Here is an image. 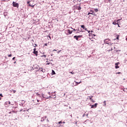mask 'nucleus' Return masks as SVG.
I'll return each mask as SVG.
<instances>
[{
  "label": "nucleus",
  "mask_w": 127,
  "mask_h": 127,
  "mask_svg": "<svg viewBox=\"0 0 127 127\" xmlns=\"http://www.w3.org/2000/svg\"><path fill=\"white\" fill-rule=\"evenodd\" d=\"M52 75H55V74H56V73H55V71L54 70H52Z\"/></svg>",
  "instance_id": "ddd939ff"
},
{
  "label": "nucleus",
  "mask_w": 127,
  "mask_h": 127,
  "mask_svg": "<svg viewBox=\"0 0 127 127\" xmlns=\"http://www.w3.org/2000/svg\"><path fill=\"white\" fill-rule=\"evenodd\" d=\"M94 10H95V12H98V11H99V10L97 8H95Z\"/></svg>",
  "instance_id": "a211bd4d"
},
{
  "label": "nucleus",
  "mask_w": 127,
  "mask_h": 127,
  "mask_svg": "<svg viewBox=\"0 0 127 127\" xmlns=\"http://www.w3.org/2000/svg\"><path fill=\"white\" fill-rule=\"evenodd\" d=\"M31 7H34V5H31Z\"/></svg>",
  "instance_id": "2f4dec72"
},
{
  "label": "nucleus",
  "mask_w": 127,
  "mask_h": 127,
  "mask_svg": "<svg viewBox=\"0 0 127 127\" xmlns=\"http://www.w3.org/2000/svg\"><path fill=\"white\" fill-rule=\"evenodd\" d=\"M90 13H95V12L93 10H90Z\"/></svg>",
  "instance_id": "6ab92c4d"
},
{
  "label": "nucleus",
  "mask_w": 127,
  "mask_h": 127,
  "mask_svg": "<svg viewBox=\"0 0 127 127\" xmlns=\"http://www.w3.org/2000/svg\"><path fill=\"white\" fill-rule=\"evenodd\" d=\"M73 30H74V31H75V30H75V29H73Z\"/></svg>",
  "instance_id": "79ce46f5"
},
{
  "label": "nucleus",
  "mask_w": 127,
  "mask_h": 127,
  "mask_svg": "<svg viewBox=\"0 0 127 127\" xmlns=\"http://www.w3.org/2000/svg\"><path fill=\"white\" fill-rule=\"evenodd\" d=\"M120 20H121V19H118V20H117L118 22H119V21H120Z\"/></svg>",
  "instance_id": "f704fd0d"
},
{
  "label": "nucleus",
  "mask_w": 127,
  "mask_h": 127,
  "mask_svg": "<svg viewBox=\"0 0 127 127\" xmlns=\"http://www.w3.org/2000/svg\"><path fill=\"white\" fill-rule=\"evenodd\" d=\"M13 91V93L14 94V93H16V90H12Z\"/></svg>",
  "instance_id": "bb28decb"
},
{
  "label": "nucleus",
  "mask_w": 127,
  "mask_h": 127,
  "mask_svg": "<svg viewBox=\"0 0 127 127\" xmlns=\"http://www.w3.org/2000/svg\"><path fill=\"white\" fill-rule=\"evenodd\" d=\"M118 27H121V26L120 25H118Z\"/></svg>",
  "instance_id": "e433bc0d"
},
{
  "label": "nucleus",
  "mask_w": 127,
  "mask_h": 127,
  "mask_svg": "<svg viewBox=\"0 0 127 127\" xmlns=\"http://www.w3.org/2000/svg\"><path fill=\"white\" fill-rule=\"evenodd\" d=\"M42 57H44L45 58H46V55H43L42 56Z\"/></svg>",
  "instance_id": "aec40b11"
},
{
  "label": "nucleus",
  "mask_w": 127,
  "mask_h": 127,
  "mask_svg": "<svg viewBox=\"0 0 127 127\" xmlns=\"http://www.w3.org/2000/svg\"><path fill=\"white\" fill-rule=\"evenodd\" d=\"M0 100H1V98L0 97Z\"/></svg>",
  "instance_id": "37998d69"
},
{
  "label": "nucleus",
  "mask_w": 127,
  "mask_h": 127,
  "mask_svg": "<svg viewBox=\"0 0 127 127\" xmlns=\"http://www.w3.org/2000/svg\"><path fill=\"white\" fill-rule=\"evenodd\" d=\"M39 70L40 72H43V73L45 72V69H43V68H40Z\"/></svg>",
  "instance_id": "6e6552de"
},
{
  "label": "nucleus",
  "mask_w": 127,
  "mask_h": 127,
  "mask_svg": "<svg viewBox=\"0 0 127 127\" xmlns=\"http://www.w3.org/2000/svg\"><path fill=\"white\" fill-rule=\"evenodd\" d=\"M33 50L34 51L33 52V53H34V55L37 56V55H38V51H36V48H34Z\"/></svg>",
  "instance_id": "7ed1b4c3"
},
{
  "label": "nucleus",
  "mask_w": 127,
  "mask_h": 127,
  "mask_svg": "<svg viewBox=\"0 0 127 127\" xmlns=\"http://www.w3.org/2000/svg\"><path fill=\"white\" fill-rule=\"evenodd\" d=\"M124 80H126V79L124 78Z\"/></svg>",
  "instance_id": "de8ad7c7"
},
{
  "label": "nucleus",
  "mask_w": 127,
  "mask_h": 127,
  "mask_svg": "<svg viewBox=\"0 0 127 127\" xmlns=\"http://www.w3.org/2000/svg\"><path fill=\"white\" fill-rule=\"evenodd\" d=\"M104 43L106 44H110V40L109 39H106L104 40Z\"/></svg>",
  "instance_id": "39448f33"
},
{
  "label": "nucleus",
  "mask_w": 127,
  "mask_h": 127,
  "mask_svg": "<svg viewBox=\"0 0 127 127\" xmlns=\"http://www.w3.org/2000/svg\"><path fill=\"white\" fill-rule=\"evenodd\" d=\"M6 105H10V101H7L5 103V106Z\"/></svg>",
  "instance_id": "f8f14e48"
},
{
  "label": "nucleus",
  "mask_w": 127,
  "mask_h": 127,
  "mask_svg": "<svg viewBox=\"0 0 127 127\" xmlns=\"http://www.w3.org/2000/svg\"><path fill=\"white\" fill-rule=\"evenodd\" d=\"M14 59H15V57L12 58V60H14Z\"/></svg>",
  "instance_id": "473e14b6"
},
{
  "label": "nucleus",
  "mask_w": 127,
  "mask_h": 127,
  "mask_svg": "<svg viewBox=\"0 0 127 127\" xmlns=\"http://www.w3.org/2000/svg\"><path fill=\"white\" fill-rule=\"evenodd\" d=\"M60 52H61V51H59L57 52V53H58V54H59L60 53Z\"/></svg>",
  "instance_id": "a878e982"
},
{
  "label": "nucleus",
  "mask_w": 127,
  "mask_h": 127,
  "mask_svg": "<svg viewBox=\"0 0 127 127\" xmlns=\"http://www.w3.org/2000/svg\"><path fill=\"white\" fill-rule=\"evenodd\" d=\"M93 96H89V99L90 100V101H91V102H92V103H95V102H96L95 100H94V99H93Z\"/></svg>",
  "instance_id": "0eeeda50"
},
{
  "label": "nucleus",
  "mask_w": 127,
  "mask_h": 127,
  "mask_svg": "<svg viewBox=\"0 0 127 127\" xmlns=\"http://www.w3.org/2000/svg\"><path fill=\"white\" fill-rule=\"evenodd\" d=\"M82 35H78V36H74L73 37L74 39H76V40H77V41H79V38H81V37H82Z\"/></svg>",
  "instance_id": "f257e3e1"
},
{
  "label": "nucleus",
  "mask_w": 127,
  "mask_h": 127,
  "mask_svg": "<svg viewBox=\"0 0 127 127\" xmlns=\"http://www.w3.org/2000/svg\"><path fill=\"white\" fill-rule=\"evenodd\" d=\"M66 31L67 32V35H69V34H72V31L70 30V29H67Z\"/></svg>",
  "instance_id": "423d86ee"
},
{
  "label": "nucleus",
  "mask_w": 127,
  "mask_h": 127,
  "mask_svg": "<svg viewBox=\"0 0 127 127\" xmlns=\"http://www.w3.org/2000/svg\"><path fill=\"white\" fill-rule=\"evenodd\" d=\"M36 46H37V45L35 44V46H34V47H36Z\"/></svg>",
  "instance_id": "a19ab883"
},
{
  "label": "nucleus",
  "mask_w": 127,
  "mask_h": 127,
  "mask_svg": "<svg viewBox=\"0 0 127 127\" xmlns=\"http://www.w3.org/2000/svg\"><path fill=\"white\" fill-rule=\"evenodd\" d=\"M76 33H79V32H77Z\"/></svg>",
  "instance_id": "c03bdc74"
},
{
  "label": "nucleus",
  "mask_w": 127,
  "mask_h": 127,
  "mask_svg": "<svg viewBox=\"0 0 127 127\" xmlns=\"http://www.w3.org/2000/svg\"><path fill=\"white\" fill-rule=\"evenodd\" d=\"M38 102H39V100H37Z\"/></svg>",
  "instance_id": "ea45409f"
},
{
  "label": "nucleus",
  "mask_w": 127,
  "mask_h": 127,
  "mask_svg": "<svg viewBox=\"0 0 127 127\" xmlns=\"http://www.w3.org/2000/svg\"><path fill=\"white\" fill-rule=\"evenodd\" d=\"M45 46H47V43H46V44H45Z\"/></svg>",
  "instance_id": "72a5a7b5"
},
{
  "label": "nucleus",
  "mask_w": 127,
  "mask_h": 127,
  "mask_svg": "<svg viewBox=\"0 0 127 127\" xmlns=\"http://www.w3.org/2000/svg\"><path fill=\"white\" fill-rule=\"evenodd\" d=\"M53 51H57L56 50H54Z\"/></svg>",
  "instance_id": "4c0bfd02"
},
{
  "label": "nucleus",
  "mask_w": 127,
  "mask_h": 127,
  "mask_svg": "<svg viewBox=\"0 0 127 127\" xmlns=\"http://www.w3.org/2000/svg\"><path fill=\"white\" fill-rule=\"evenodd\" d=\"M86 31H88V33H90V32H93V31H88V30H86Z\"/></svg>",
  "instance_id": "412c9836"
},
{
  "label": "nucleus",
  "mask_w": 127,
  "mask_h": 127,
  "mask_svg": "<svg viewBox=\"0 0 127 127\" xmlns=\"http://www.w3.org/2000/svg\"><path fill=\"white\" fill-rule=\"evenodd\" d=\"M13 6H14V7H18L19 5L18 3H16L14 1L12 3Z\"/></svg>",
  "instance_id": "f03ea898"
},
{
  "label": "nucleus",
  "mask_w": 127,
  "mask_h": 127,
  "mask_svg": "<svg viewBox=\"0 0 127 127\" xmlns=\"http://www.w3.org/2000/svg\"><path fill=\"white\" fill-rule=\"evenodd\" d=\"M119 37H120V36H119V35H118L117 37L116 38V39L119 40Z\"/></svg>",
  "instance_id": "b1692460"
},
{
  "label": "nucleus",
  "mask_w": 127,
  "mask_h": 127,
  "mask_svg": "<svg viewBox=\"0 0 127 127\" xmlns=\"http://www.w3.org/2000/svg\"><path fill=\"white\" fill-rule=\"evenodd\" d=\"M113 49H116V47H114V48L113 49L112 48H111V50H108V51L110 52V51H112Z\"/></svg>",
  "instance_id": "dca6fc26"
},
{
  "label": "nucleus",
  "mask_w": 127,
  "mask_h": 127,
  "mask_svg": "<svg viewBox=\"0 0 127 127\" xmlns=\"http://www.w3.org/2000/svg\"><path fill=\"white\" fill-rule=\"evenodd\" d=\"M89 14H92L93 15H96V13H91V12L90 13H88V15H89Z\"/></svg>",
  "instance_id": "4468645a"
},
{
  "label": "nucleus",
  "mask_w": 127,
  "mask_h": 127,
  "mask_svg": "<svg viewBox=\"0 0 127 127\" xmlns=\"http://www.w3.org/2000/svg\"><path fill=\"white\" fill-rule=\"evenodd\" d=\"M104 104L105 106H106V101H104Z\"/></svg>",
  "instance_id": "cd10ccee"
},
{
  "label": "nucleus",
  "mask_w": 127,
  "mask_h": 127,
  "mask_svg": "<svg viewBox=\"0 0 127 127\" xmlns=\"http://www.w3.org/2000/svg\"><path fill=\"white\" fill-rule=\"evenodd\" d=\"M0 97H3V96H2V94H0Z\"/></svg>",
  "instance_id": "7c9ffc66"
},
{
  "label": "nucleus",
  "mask_w": 127,
  "mask_h": 127,
  "mask_svg": "<svg viewBox=\"0 0 127 127\" xmlns=\"http://www.w3.org/2000/svg\"><path fill=\"white\" fill-rule=\"evenodd\" d=\"M57 124H59V125H60V124H62V121H60V122H59Z\"/></svg>",
  "instance_id": "4be33fe9"
},
{
  "label": "nucleus",
  "mask_w": 127,
  "mask_h": 127,
  "mask_svg": "<svg viewBox=\"0 0 127 127\" xmlns=\"http://www.w3.org/2000/svg\"><path fill=\"white\" fill-rule=\"evenodd\" d=\"M74 82H75V83H76L75 86H78V85H79V84H80V83H82V81H80L79 82H77L76 81H74Z\"/></svg>",
  "instance_id": "9b49d317"
},
{
  "label": "nucleus",
  "mask_w": 127,
  "mask_h": 127,
  "mask_svg": "<svg viewBox=\"0 0 127 127\" xmlns=\"http://www.w3.org/2000/svg\"><path fill=\"white\" fill-rule=\"evenodd\" d=\"M116 23H116V20H114V22H113L112 23V24H114V25H116Z\"/></svg>",
  "instance_id": "f3484780"
},
{
  "label": "nucleus",
  "mask_w": 127,
  "mask_h": 127,
  "mask_svg": "<svg viewBox=\"0 0 127 127\" xmlns=\"http://www.w3.org/2000/svg\"><path fill=\"white\" fill-rule=\"evenodd\" d=\"M91 109H96L97 108V106H98V103H95L94 105H91Z\"/></svg>",
  "instance_id": "20e7f679"
},
{
  "label": "nucleus",
  "mask_w": 127,
  "mask_h": 127,
  "mask_svg": "<svg viewBox=\"0 0 127 127\" xmlns=\"http://www.w3.org/2000/svg\"><path fill=\"white\" fill-rule=\"evenodd\" d=\"M81 28H83V29H85V30H87V28L85 27V25H82L81 26Z\"/></svg>",
  "instance_id": "9d476101"
},
{
  "label": "nucleus",
  "mask_w": 127,
  "mask_h": 127,
  "mask_svg": "<svg viewBox=\"0 0 127 127\" xmlns=\"http://www.w3.org/2000/svg\"><path fill=\"white\" fill-rule=\"evenodd\" d=\"M81 7H80V6H77V7H76V9H78V10H80V9H81Z\"/></svg>",
  "instance_id": "2eb2a0df"
},
{
  "label": "nucleus",
  "mask_w": 127,
  "mask_h": 127,
  "mask_svg": "<svg viewBox=\"0 0 127 127\" xmlns=\"http://www.w3.org/2000/svg\"><path fill=\"white\" fill-rule=\"evenodd\" d=\"M69 73H70L71 74H75V73H74V72H73V71H72V72H70Z\"/></svg>",
  "instance_id": "393cba45"
},
{
  "label": "nucleus",
  "mask_w": 127,
  "mask_h": 127,
  "mask_svg": "<svg viewBox=\"0 0 127 127\" xmlns=\"http://www.w3.org/2000/svg\"><path fill=\"white\" fill-rule=\"evenodd\" d=\"M28 3H29V1L28 2Z\"/></svg>",
  "instance_id": "a18cd8bd"
},
{
  "label": "nucleus",
  "mask_w": 127,
  "mask_h": 127,
  "mask_svg": "<svg viewBox=\"0 0 127 127\" xmlns=\"http://www.w3.org/2000/svg\"><path fill=\"white\" fill-rule=\"evenodd\" d=\"M119 65V63H117L115 64V68L116 69H119V68H120V66H118Z\"/></svg>",
  "instance_id": "1a4fd4ad"
},
{
  "label": "nucleus",
  "mask_w": 127,
  "mask_h": 127,
  "mask_svg": "<svg viewBox=\"0 0 127 127\" xmlns=\"http://www.w3.org/2000/svg\"><path fill=\"white\" fill-rule=\"evenodd\" d=\"M119 22L116 23V25H119Z\"/></svg>",
  "instance_id": "c85d7f7f"
},
{
  "label": "nucleus",
  "mask_w": 127,
  "mask_h": 127,
  "mask_svg": "<svg viewBox=\"0 0 127 127\" xmlns=\"http://www.w3.org/2000/svg\"><path fill=\"white\" fill-rule=\"evenodd\" d=\"M31 4H29V6H31Z\"/></svg>",
  "instance_id": "c9c22d12"
},
{
  "label": "nucleus",
  "mask_w": 127,
  "mask_h": 127,
  "mask_svg": "<svg viewBox=\"0 0 127 127\" xmlns=\"http://www.w3.org/2000/svg\"><path fill=\"white\" fill-rule=\"evenodd\" d=\"M116 74H121V72H118L116 73Z\"/></svg>",
  "instance_id": "c756f323"
},
{
  "label": "nucleus",
  "mask_w": 127,
  "mask_h": 127,
  "mask_svg": "<svg viewBox=\"0 0 127 127\" xmlns=\"http://www.w3.org/2000/svg\"><path fill=\"white\" fill-rule=\"evenodd\" d=\"M11 56H12V55L11 54L8 55V57H11Z\"/></svg>",
  "instance_id": "5701e85b"
},
{
  "label": "nucleus",
  "mask_w": 127,
  "mask_h": 127,
  "mask_svg": "<svg viewBox=\"0 0 127 127\" xmlns=\"http://www.w3.org/2000/svg\"><path fill=\"white\" fill-rule=\"evenodd\" d=\"M126 40H127V38H126Z\"/></svg>",
  "instance_id": "49530a36"
},
{
  "label": "nucleus",
  "mask_w": 127,
  "mask_h": 127,
  "mask_svg": "<svg viewBox=\"0 0 127 127\" xmlns=\"http://www.w3.org/2000/svg\"><path fill=\"white\" fill-rule=\"evenodd\" d=\"M49 64H50V63L47 64V65H49Z\"/></svg>",
  "instance_id": "58836bf2"
}]
</instances>
